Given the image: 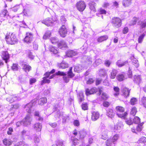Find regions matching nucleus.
I'll use <instances>...</instances> for the list:
<instances>
[{"label":"nucleus","mask_w":146,"mask_h":146,"mask_svg":"<svg viewBox=\"0 0 146 146\" xmlns=\"http://www.w3.org/2000/svg\"><path fill=\"white\" fill-rule=\"evenodd\" d=\"M5 38L7 42L11 44H15L18 41V40L15 34L12 33H7Z\"/></svg>","instance_id":"1"},{"label":"nucleus","mask_w":146,"mask_h":146,"mask_svg":"<svg viewBox=\"0 0 146 146\" xmlns=\"http://www.w3.org/2000/svg\"><path fill=\"white\" fill-rule=\"evenodd\" d=\"M112 23L114 27L117 28L119 27L121 25V20L119 18L114 17L112 19Z\"/></svg>","instance_id":"2"},{"label":"nucleus","mask_w":146,"mask_h":146,"mask_svg":"<svg viewBox=\"0 0 146 146\" xmlns=\"http://www.w3.org/2000/svg\"><path fill=\"white\" fill-rule=\"evenodd\" d=\"M76 7L77 9L80 11H83L86 7V5L83 1H80L78 2L76 4Z\"/></svg>","instance_id":"3"},{"label":"nucleus","mask_w":146,"mask_h":146,"mask_svg":"<svg viewBox=\"0 0 146 146\" xmlns=\"http://www.w3.org/2000/svg\"><path fill=\"white\" fill-rule=\"evenodd\" d=\"M58 32L61 37H64L66 36L67 34V31L64 25H62L59 29Z\"/></svg>","instance_id":"4"},{"label":"nucleus","mask_w":146,"mask_h":146,"mask_svg":"<svg viewBox=\"0 0 146 146\" xmlns=\"http://www.w3.org/2000/svg\"><path fill=\"white\" fill-rule=\"evenodd\" d=\"M26 35L24 39V41L28 43H31L33 39V34L31 33L28 32L26 33Z\"/></svg>","instance_id":"5"},{"label":"nucleus","mask_w":146,"mask_h":146,"mask_svg":"<svg viewBox=\"0 0 146 146\" xmlns=\"http://www.w3.org/2000/svg\"><path fill=\"white\" fill-rule=\"evenodd\" d=\"M55 21L52 19L48 18L42 21V23L48 26H52L54 24Z\"/></svg>","instance_id":"6"},{"label":"nucleus","mask_w":146,"mask_h":146,"mask_svg":"<svg viewBox=\"0 0 146 146\" xmlns=\"http://www.w3.org/2000/svg\"><path fill=\"white\" fill-rule=\"evenodd\" d=\"M21 98L14 95L9 96L6 98L7 100L10 103H12L16 100H19Z\"/></svg>","instance_id":"7"},{"label":"nucleus","mask_w":146,"mask_h":146,"mask_svg":"<svg viewBox=\"0 0 146 146\" xmlns=\"http://www.w3.org/2000/svg\"><path fill=\"white\" fill-rule=\"evenodd\" d=\"M56 74L57 75H62L64 76L63 79L64 81L66 82H68L69 81V78L68 76H66V74L63 72H60V71L56 73Z\"/></svg>","instance_id":"8"},{"label":"nucleus","mask_w":146,"mask_h":146,"mask_svg":"<svg viewBox=\"0 0 146 146\" xmlns=\"http://www.w3.org/2000/svg\"><path fill=\"white\" fill-rule=\"evenodd\" d=\"M31 118L29 115H27L23 121V124L25 126H27L30 124L31 121Z\"/></svg>","instance_id":"9"},{"label":"nucleus","mask_w":146,"mask_h":146,"mask_svg":"<svg viewBox=\"0 0 146 146\" xmlns=\"http://www.w3.org/2000/svg\"><path fill=\"white\" fill-rule=\"evenodd\" d=\"M1 57L3 60L5 61L6 63H7V60L9 59V54L7 51H3L2 53Z\"/></svg>","instance_id":"10"},{"label":"nucleus","mask_w":146,"mask_h":146,"mask_svg":"<svg viewBox=\"0 0 146 146\" xmlns=\"http://www.w3.org/2000/svg\"><path fill=\"white\" fill-rule=\"evenodd\" d=\"M33 106V102H31L25 106L24 108L27 112L30 113L31 112V109Z\"/></svg>","instance_id":"11"},{"label":"nucleus","mask_w":146,"mask_h":146,"mask_svg":"<svg viewBox=\"0 0 146 146\" xmlns=\"http://www.w3.org/2000/svg\"><path fill=\"white\" fill-rule=\"evenodd\" d=\"M97 91V89L96 88H93L90 90L87 89L86 90V95L93 94L96 93Z\"/></svg>","instance_id":"12"},{"label":"nucleus","mask_w":146,"mask_h":146,"mask_svg":"<svg viewBox=\"0 0 146 146\" xmlns=\"http://www.w3.org/2000/svg\"><path fill=\"white\" fill-rule=\"evenodd\" d=\"M122 95L125 97H127L129 96L130 91L127 88H124L121 89Z\"/></svg>","instance_id":"13"},{"label":"nucleus","mask_w":146,"mask_h":146,"mask_svg":"<svg viewBox=\"0 0 146 146\" xmlns=\"http://www.w3.org/2000/svg\"><path fill=\"white\" fill-rule=\"evenodd\" d=\"M107 115L109 117L112 118L115 115V113L111 109H109L107 110Z\"/></svg>","instance_id":"14"},{"label":"nucleus","mask_w":146,"mask_h":146,"mask_svg":"<svg viewBox=\"0 0 146 146\" xmlns=\"http://www.w3.org/2000/svg\"><path fill=\"white\" fill-rule=\"evenodd\" d=\"M100 114L98 112L94 111L92 114V119L93 121L97 120L99 117Z\"/></svg>","instance_id":"15"},{"label":"nucleus","mask_w":146,"mask_h":146,"mask_svg":"<svg viewBox=\"0 0 146 146\" xmlns=\"http://www.w3.org/2000/svg\"><path fill=\"white\" fill-rule=\"evenodd\" d=\"M58 46L59 48L62 49H64V48H66L67 47L66 44L63 40L60 41L58 43Z\"/></svg>","instance_id":"16"},{"label":"nucleus","mask_w":146,"mask_h":146,"mask_svg":"<svg viewBox=\"0 0 146 146\" xmlns=\"http://www.w3.org/2000/svg\"><path fill=\"white\" fill-rule=\"evenodd\" d=\"M132 57H133L132 59L133 64L134 66L135 67H138L139 66V64L138 60L136 59V58L134 57V55L132 56Z\"/></svg>","instance_id":"17"},{"label":"nucleus","mask_w":146,"mask_h":146,"mask_svg":"<svg viewBox=\"0 0 146 146\" xmlns=\"http://www.w3.org/2000/svg\"><path fill=\"white\" fill-rule=\"evenodd\" d=\"M94 60V58L90 56H88L86 58L85 62L86 64L90 65L91 64Z\"/></svg>","instance_id":"18"},{"label":"nucleus","mask_w":146,"mask_h":146,"mask_svg":"<svg viewBox=\"0 0 146 146\" xmlns=\"http://www.w3.org/2000/svg\"><path fill=\"white\" fill-rule=\"evenodd\" d=\"M77 53V52L76 51L69 50L66 52V55L68 57H71L75 56Z\"/></svg>","instance_id":"19"},{"label":"nucleus","mask_w":146,"mask_h":146,"mask_svg":"<svg viewBox=\"0 0 146 146\" xmlns=\"http://www.w3.org/2000/svg\"><path fill=\"white\" fill-rule=\"evenodd\" d=\"M117 73V70L114 69H113L110 72V78L111 79H114Z\"/></svg>","instance_id":"20"},{"label":"nucleus","mask_w":146,"mask_h":146,"mask_svg":"<svg viewBox=\"0 0 146 146\" xmlns=\"http://www.w3.org/2000/svg\"><path fill=\"white\" fill-rule=\"evenodd\" d=\"M31 68L29 65L25 64L23 65V69L25 72H29L31 70Z\"/></svg>","instance_id":"21"},{"label":"nucleus","mask_w":146,"mask_h":146,"mask_svg":"<svg viewBox=\"0 0 146 146\" xmlns=\"http://www.w3.org/2000/svg\"><path fill=\"white\" fill-rule=\"evenodd\" d=\"M83 67L81 65L79 64L75 66L74 69V71L77 72H80L83 69Z\"/></svg>","instance_id":"22"},{"label":"nucleus","mask_w":146,"mask_h":146,"mask_svg":"<svg viewBox=\"0 0 146 146\" xmlns=\"http://www.w3.org/2000/svg\"><path fill=\"white\" fill-rule=\"evenodd\" d=\"M34 128L36 131H40L42 128V125L40 123H37L35 125Z\"/></svg>","instance_id":"23"},{"label":"nucleus","mask_w":146,"mask_h":146,"mask_svg":"<svg viewBox=\"0 0 146 146\" xmlns=\"http://www.w3.org/2000/svg\"><path fill=\"white\" fill-rule=\"evenodd\" d=\"M108 38L107 35L102 36L98 39V41L99 42H102L107 40Z\"/></svg>","instance_id":"24"},{"label":"nucleus","mask_w":146,"mask_h":146,"mask_svg":"<svg viewBox=\"0 0 146 146\" xmlns=\"http://www.w3.org/2000/svg\"><path fill=\"white\" fill-rule=\"evenodd\" d=\"M90 9L92 11H96L95 6L96 5L95 3L94 2H91L89 3Z\"/></svg>","instance_id":"25"},{"label":"nucleus","mask_w":146,"mask_h":146,"mask_svg":"<svg viewBox=\"0 0 146 146\" xmlns=\"http://www.w3.org/2000/svg\"><path fill=\"white\" fill-rule=\"evenodd\" d=\"M47 102V99L46 98L43 97L39 99L38 101V103L39 104L42 105Z\"/></svg>","instance_id":"26"},{"label":"nucleus","mask_w":146,"mask_h":146,"mask_svg":"<svg viewBox=\"0 0 146 146\" xmlns=\"http://www.w3.org/2000/svg\"><path fill=\"white\" fill-rule=\"evenodd\" d=\"M58 66L60 68H65L68 67V64L65 62H63L58 64Z\"/></svg>","instance_id":"27"},{"label":"nucleus","mask_w":146,"mask_h":146,"mask_svg":"<svg viewBox=\"0 0 146 146\" xmlns=\"http://www.w3.org/2000/svg\"><path fill=\"white\" fill-rule=\"evenodd\" d=\"M80 138L81 139H84L86 135V133L85 131H79Z\"/></svg>","instance_id":"28"},{"label":"nucleus","mask_w":146,"mask_h":146,"mask_svg":"<svg viewBox=\"0 0 146 146\" xmlns=\"http://www.w3.org/2000/svg\"><path fill=\"white\" fill-rule=\"evenodd\" d=\"M7 11L6 10H3L0 14V17H7V16L8 15L7 14Z\"/></svg>","instance_id":"29"},{"label":"nucleus","mask_w":146,"mask_h":146,"mask_svg":"<svg viewBox=\"0 0 146 146\" xmlns=\"http://www.w3.org/2000/svg\"><path fill=\"white\" fill-rule=\"evenodd\" d=\"M138 24L141 28H145L146 27V20L139 22L138 23Z\"/></svg>","instance_id":"30"},{"label":"nucleus","mask_w":146,"mask_h":146,"mask_svg":"<svg viewBox=\"0 0 146 146\" xmlns=\"http://www.w3.org/2000/svg\"><path fill=\"white\" fill-rule=\"evenodd\" d=\"M131 0H125L123 1V5L125 7H127L129 6L131 3Z\"/></svg>","instance_id":"31"},{"label":"nucleus","mask_w":146,"mask_h":146,"mask_svg":"<svg viewBox=\"0 0 146 146\" xmlns=\"http://www.w3.org/2000/svg\"><path fill=\"white\" fill-rule=\"evenodd\" d=\"M141 79L140 76H134V81L137 83H139L141 82Z\"/></svg>","instance_id":"32"},{"label":"nucleus","mask_w":146,"mask_h":146,"mask_svg":"<svg viewBox=\"0 0 146 146\" xmlns=\"http://www.w3.org/2000/svg\"><path fill=\"white\" fill-rule=\"evenodd\" d=\"M128 63V61H126L124 62H123L121 64H120L119 63H120V60H119L117 62L116 64L119 67H121L127 64Z\"/></svg>","instance_id":"33"},{"label":"nucleus","mask_w":146,"mask_h":146,"mask_svg":"<svg viewBox=\"0 0 146 146\" xmlns=\"http://www.w3.org/2000/svg\"><path fill=\"white\" fill-rule=\"evenodd\" d=\"M26 54L27 56L31 59H33L34 56L33 55L32 52L29 50L27 51Z\"/></svg>","instance_id":"34"},{"label":"nucleus","mask_w":146,"mask_h":146,"mask_svg":"<svg viewBox=\"0 0 146 146\" xmlns=\"http://www.w3.org/2000/svg\"><path fill=\"white\" fill-rule=\"evenodd\" d=\"M117 80L119 81H121L125 79L124 75L123 74H118L117 76Z\"/></svg>","instance_id":"35"},{"label":"nucleus","mask_w":146,"mask_h":146,"mask_svg":"<svg viewBox=\"0 0 146 146\" xmlns=\"http://www.w3.org/2000/svg\"><path fill=\"white\" fill-rule=\"evenodd\" d=\"M3 144L5 145H10L11 144V142L9 140L7 139H4L3 140Z\"/></svg>","instance_id":"36"},{"label":"nucleus","mask_w":146,"mask_h":146,"mask_svg":"<svg viewBox=\"0 0 146 146\" xmlns=\"http://www.w3.org/2000/svg\"><path fill=\"white\" fill-rule=\"evenodd\" d=\"M108 131L106 130L104 131L102 133L101 138L104 139H106L108 137Z\"/></svg>","instance_id":"37"},{"label":"nucleus","mask_w":146,"mask_h":146,"mask_svg":"<svg viewBox=\"0 0 146 146\" xmlns=\"http://www.w3.org/2000/svg\"><path fill=\"white\" fill-rule=\"evenodd\" d=\"M57 49V48H56L52 47L50 48V50L51 52H53L54 54H56L58 52Z\"/></svg>","instance_id":"38"},{"label":"nucleus","mask_w":146,"mask_h":146,"mask_svg":"<svg viewBox=\"0 0 146 146\" xmlns=\"http://www.w3.org/2000/svg\"><path fill=\"white\" fill-rule=\"evenodd\" d=\"M145 34L143 33L138 38V42L139 43H141L142 42Z\"/></svg>","instance_id":"39"},{"label":"nucleus","mask_w":146,"mask_h":146,"mask_svg":"<svg viewBox=\"0 0 146 146\" xmlns=\"http://www.w3.org/2000/svg\"><path fill=\"white\" fill-rule=\"evenodd\" d=\"M50 32L49 31H48L45 33L43 36V38L44 39H46L50 36Z\"/></svg>","instance_id":"40"},{"label":"nucleus","mask_w":146,"mask_h":146,"mask_svg":"<svg viewBox=\"0 0 146 146\" xmlns=\"http://www.w3.org/2000/svg\"><path fill=\"white\" fill-rule=\"evenodd\" d=\"M50 40L52 44H55L58 42V40L56 37H52L50 38Z\"/></svg>","instance_id":"41"},{"label":"nucleus","mask_w":146,"mask_h":146,"mask_svg":"<svg viewBox=\"0 0 146 146\" xmlns=\"http://www.w3.org/2000/svg\"><path fill=\"white\" fill-rule=\"evenodd\" d=\"M106 146H115L113 143H112L110 139H108L106 142Z\"/></svg>","instance_id":"42"},{"label":"nucleus","mask_w":146,"mask_h":146,"mask_svg":"<svg viewBox=\"0 0 146 146\" xmlns=\"http://www.w3.org/2000/svg\"><path fill=\"white\" fill-rule=\"evenodd\" d=\"M133 123H135L138 124L140 122V118L137 116L135 117L133 119Z\"/></svg>","instance_id":"43"},{"label":"nucleus","mask_w":146,"mask_h":146,"mask_svg":"<svg viewBox=\"0 0 146 146\" xmlns=\"http://www.w3.org/2000/svg\"><path fill=\"white\" fill-rule=\"evenodd\" d=\"M119 137V135L118 134H116L113 137L112 140L113 143L115 144L114 142L116 141Z\"/></svg>","instance_id":"44"},{"label":"nucleus","mask_w":146,"mask_h":146,"mask_svg":"<svg viewBox=\"0 0 146 146\" xmlns=\"http://www.w3.org/2000/svg\"><path fill=\"white\" fill-rule=\"evenodd\" d=\"M72 68L70 67L69 71L68 72V76L70 77V78L73 77L74 76V74L72 73Z\"/></svg>","instance_id":"45"},{"label":"nucleus","mask_w":146,"mask_h":146,"mask_svg":"<svg viewBox=\"0 0 146 146\" xmlns=\"http://www.w3.org/2000/svg\"><path fill=\"white\" fill-rule=\"evenodd\" d=\"M137 99L135 98H133L131 99L130 101V103L132 105H134L137 103Z\"/></svg>","instance_id":"46"},{"label":"nucleus","mask_w":146,"mask_h":146,"mask_svg":"<svg viewBox=\"0 0 146 146\" xmlns=\"http://www.w3.org/2000/svg\"><path fill=\"white\" fill-rule=\"evenodd\" d=\"M114 90L116 92L114 94L115 96H117L119 94V88L117 87H114L113 88Z\"/></svg>","instance_id":"47"},{"label":"nucleus","mask_w":146,"mask_h":146,"mask_svg":"<svg viewBox=\"0 0 146 146\" xmlns=\"http://www.w3.org/2000/svg\"><path fill=\"white\" fill-rule=\"evenodd\" d=\"M141 102L143 106L146 108V97H143L141 99Z\"/></svg>","instance_id":"48"},{"label":"nucleus","mask_w":146,"mask_h":146,"mask_svg":"<svg viewBox=\"0 0 146 146\" xmlns=\"http://www.w3.org/2000/svg\"><path fill=\"white\" fill-rule=\"evenodd\" d=\"M116 110L117 111L120 112H123L124 111V109L121 106H118L116 107Z\"/></svg>","instance_id":"49"},{"label":"nucleus","mask_w":146,"mask_h":146,"mask_svg":"<svg viewBox=\"0 0 146 146\" xmlns=\"http://www.w3.org/2000/svg\"><path fill=\"white\" fill-rule=\"evenodd\" d=\"M102 63V61L101 60L98 59L96 60L95 62L94 63L93 65L94 66H96L100 65Z\"/></svg>","instance_id":"50"},{"label":"nucleus","mask_w":146,"mask_h":146,"mask_svg":"<svg viewBox=\"0 0 146 146\" xmlns=\"http://www.w3.org/2000/svg\"><path fill=\"white\" fill-rule=\"evenodd\" d=\"M137 112L136 108L135 107H134L132 108L130 112V114L131 115L134 116L135 115Z\"/></svg>","instance_id":"51"},{"label":"nucleus","mask_w":146,"mask_h":146,"mask_svg":"<svg viewBox=\"0 0 146 146\" xmlns=\"http://www.w3.org/2000/svg\"><path fill=\"white\" fill-rule=\"evenodd\" d=\"M99 74L100 76H105L106 74V71L105 70L101 69L99 71Z\"/></svg>","instance_id":"52"},{"label":"nucleus","mask_w":146,"mask_h":146,"mask_svg":"<svg viewBox=\"0 0 146 146\" xmlns=\"http://www.w3.org/2000/svg\"><path fill=\"white\" fill-rule=\"evenodd\" d=\"M127 115V112H125L124 113L122 114H117V115H118V117L123 118L124 119H125Z\"/></svg>","instance_id":"53"},{"label":"nucleus","mask_w":146,"mask_h":146,"mask_svg":"<svg viewBox=\"0 0 146 146\" xmlns=\"http://www.w3.org/2000/svg\"><path fill=\"white\" fill-rule=\"evenodd\" d=\"M15 146H29V145L24 142H20L17 143L15 145Z\"/></svg>","instance_id":"54"},{"label":"nucleus","mask_w":146,"mask_h":146,"mask_svg":"<svg viewBox=\"0 0 146 146\" xmlns=\"http://www.w3.org/2000/svg\"><path fill=\"white\" fill-rule=\"evenodd\" d=\"M125 122L127 124L129 125H132L133 123V119L131 120V118L126 119L125 120Z\"/></svg>","instance_id":"55"},{"label":"nucleus","mask_w":146,"mask_h":146,"mask_svg":"<svg viewBox=\"0 0 146 146\" xmlns=\"http://www.w3.org/2000/svg\"><path fill=\"white\" fill-rule=\"evenodd\" d=\"M138 141L139 143H144L146 142V137H142L139 139Z\"/></svg>","instance_id":"56"},{"label":"nucleus","mask_w":146,"mask_h":146,"mask_svg":"<svg viewBox=\"0 0 146 146\" xmlns=\"http://www.w3.org/2000/svg\"><path fill=\"white\" fill-rule=\"evenodd\" d=\"M20 7H21V8L22 7V5H19L14 7L13 8L12 10L14 12H16Z\"/></svg>","instance_id":"57"},{"label":"nucleus","mask_w":146,"mask_h":146,"mask_svg":"<svg viewBox=\"0 0 146 146\" xmlns=\"http://www.w3.org/2000/svg\"><path fill=\"white\" fill-rule=\"evenodd\" d=\"M138 18L136 17H134L133 19V21H132L131 23V25H134L136 24L137 21H138Z\"/></svg>","instance_id":"58"},{"label":"nucleus","mask_w":146,"mask_h":146,"mask_svg":"<svg viewBox=\"0 0 146 146\" xmlns=\"http://www.w3.org/2000/svg\"><path fill=\"white\" fill-rule=\"evenodd\" d=\"M81 107L82 109L84 110H86L88 109V106L87 103L82 104Z\"/></svg>","instance_id":"59"},{"label":"nucleus","mask_w":146,"mask_h":146,"mask_svg":"<svg viewBox=\"0 0 146 146\" xmlns=\"http://www.w3.org/2000/svg\"><path fill=\"white\" fill-rule=\"evenodd\" d=\"M46 77H44L43 78V80L41 81V84L48 83L50 82V80L46 79Z\"/></svg>","instance_id":"60"},{"label":"nucleus","mask_w":146,"mask_h":146,"mask_svg":"<svg viewBox=\"0 0 146 146\" xmlns=\"http://www.w3.org/2000/svg\"><path fill=\"white\" fill-rule=\"evenodd\" d=\"M11 68L13 70H17L18 69V64H13Z\"/></svg>","instance_id":"61"},{"label":"nucleus","mask_w":146,"mask_h":146,"mask_svg":"<svg viewBox=\"0 0 146 146\" xmlns=\"http://www.w3.org/2000/svg\"><path fill=\"white\" fill-rule=\"evenodd\" d=\"M142 123H141L137 127L136 130L137 131H141L142 129Z\"/></svg>","instance_id":"62"},{"label":"nucleus","mask_w":146,"mask_h":146,"mask_svg":"<svg viewBox=\"0 0 146 146\" xmlns=\"http://www.w3.org/2000/svg\"><path fill=\"white\" fill-rule=\"evenodd\" d=\"M19 105L18 104H16L14 105H11V108H12V110L11 109H10V111L12 110L13 109H16L18 108L19 107Z\"/></svg>","instance_id":"63"},{"label":"nucleus","mask_w":146,"mask_h":146,"mask_svg":"<svg viewBox=\"0 0 146 146\" xmlns=\"http://www.w3.org/2000/svg\"><path fill=\"white\" fill-rule=\"evenodd\" d=\"M38 48V45L35 42H34L33 43V48L35 50H37Z\"/></svg>","instance_id":"64"}]
</instances>
